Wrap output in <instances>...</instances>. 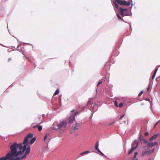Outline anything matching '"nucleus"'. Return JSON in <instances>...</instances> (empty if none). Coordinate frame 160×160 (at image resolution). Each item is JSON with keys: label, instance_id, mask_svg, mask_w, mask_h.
Listing matches in <instances>:
<instances>
[{"label": "nucleus", "instance_id": "1", "mask_svg": "<svg viewBox=\"0 0 160 160\" xmlns=\"http://www.w3.org/2000/svg\"><path fill=\"white\" fill-rule=\"evenodd\" d=\"M33 133H29L25 138L23 143L18 144L14 142L10 147L11 152L8 153L5 157H3L7 160H20V158L17 157L19 155H21L26 150L25 154L23 155L21 160L26 158V155L29 153L30 152L31 146L35 141L36 138L33 137Z\"/></svg>", "mask_w": 160, "mask_h": 160}, {"label": "nucleus", "instance_id": "2", "mask_svg": "<svg viewBox=\"0 0 160 160\" xmlns=\"http://www.w3.org/2000/svg\"><path fill=\"white\" fill-rule=\"evenodd\" d=\"M113 3L114 4L115 7L117 8H118V6L117 3L124 6H129L131 4L130 1H126L125 0H115L113 1Z\"/></svg>", "mask_w": 160, "mask_h": 160}, {"label": "nucleus", "instance_id": "3", "mask_svg": "<svg viewBox=\"0 0 160 160\" xmlns=\"http://www.w3.org/2000/svg\"><path fill=\"white\" fill-rule=\"evenodd\" d=\"M118 10L120 14L122 17L130 15L129 10L127 9L122 8L121 7H119L118 8Z\"/></svg>", "mask_w": 160, "mask_h": 160}, {"label": "nucleus", "instance_id": "4", "mask_svg": "<svg viewBox=\"0 0 160 160\" xmlns=\"http://www.w3.org/2000/svg\"><path fill=\"white\" fill-rule=\"evenodd\" d=\"M154 149L152 150H144L142 151V154L143 156L149 155L152 153L154 152Z\"/></svg>", "mask_w": 160, "mask_h": 160}, {"label": "nucleus", "instance_id": "5", "mask_svg": "<svg viewBox=\"0 0 160 160\" xmlns=\"http://www.w3.org/2000/svg\"><path fill=\"white\" fill-rule=\"evenodd\" d=\"M79 112H77L74 116H71L69 119V123H72L75 120V116L77 114H79Z\"/></svg>", "mask_w": 160, "mask_h": 160}, {"label": "nucleus", "instance_id": "6", "mask_svg": "<svg viewBox=\"0 0 160 160\" xmlns=\"http://www.w3.org/2000/svg\"><path fill=\"white\" fill-rule=\"evenodd\" d=\"M67 125L66 122H62L61 123L58 124L57 126L59 128H65Z\"/></svg>", "mask_w": 160, "mask_h": 160}, {"label": "nucleus", "instance_id": "7", "mask_svg": "<svg viewBox=\"0 0 160 160\" xmlns=\"http://www.w3.org/2000/svg\"><path fill=\"white\" fill-rule=\"evenodd\" d=\"M158 143L157 142H148L147 147L148 148H152L156 145H158Z\"/></svg>", "mask_w": 160, "mask_h": 160}, {"label": "nucleus", "instance_id": "8", "mask_svg": "<svg viewBox=\"0 0 160 160\" xmlns=\"http://www.w3.org/2000/svg\"><path fill=\"white\" fill-rule=\"evenodd\" d=\"M138 144V140H136L134 141V142L132 144V147H134L135 149L137 148Z\"/></svg>", "mask_w": 160, "mask_h": 160}, {"label": "nucleus", "instance_id": "9", "mask_svg": "<svg viewBox=\"0 0 160 160\" xmlns=\"http://www.w3.org/2000/svg\"><path fill=\"white\" fill-rule=\"evenodd\" d=\"M158 136V134H156L153 136H152L151 138H150L149 139V140L150 141H152L154 139H156Z\"/></svg>", "mask_w": 160, "mask_h": 160}, {"label": "nucleus", "instance_id": "10", "mask_svg": "<svg viewBox=\"0 0 160 160\" xmlns=\"http://www.w3.org/2000/svg\"><path fill=\"white\" fill-rule=\"evenodd\" d=\"M81 125L80 123H78L73 125V129L74 130L78 129V127Z\"/></svg>", "mask_w": 160, "mask_h": 160}, {"label": "nucleus", "instance_id": "11", "mask_svg": "<svg viewBox=\"0 0 160 160\" xmlns=\"http://www.w3.org/2000/svg\"><path fill=\"white\" fill-rule=\"evenodd\" d=\"M98 142H97L95 144V148L96 150H97L98 151H100V150L98 149Z\"/></svg>", "mask_w": 160, "mask_h": 160}, {"label": "nucleus", "instance_id": "12", "mask_svg": "<svg viewBox=\"0 0 160 160\" xmlns=\"http://www.w3.org/2000/svg\"><path fill=\"white\" fill-rule=\"evenodd\" d=\"M135 149V148L134 147H132L131 150L128 152V154H131L133 151Z\"/></svg>", "mask_w": 160, "mask_h": 160}, {"label": "nucleus", "instance_id": "13", "mask_svg": "<svg viewBox=\"0 0 160 160\" xmlns=\"http://www.w3.org/2000/svg\"><path fill=\"white\" fill-rule=\"evenodd\" d=\"M89 152H90L89 151H86L84 152H83L81 153H80V155H81L82 156V155H83L84 154H88Z\"/></svg>", "mask_w": 160, "mask_h": 160}, {"label": "nucleus", "instance_id": "14", "mask_svg": "<svg viewBox=\"0 0 160 160\" xmlns=\"http://www.w3.org/2000/svg\"><path fill=\"white\" fill-rule=\"evenodd\" d=\"M158 69H155V70L154 72V73L153 74V76H152V79H153L154 78H155V75H156V72L158 70Z\"/></svg>", "mask_w": 160, "mask_h": 160}, {"label": "nucleus", "instance_id": "15", "mask_svg": "<svg viewBox=\"0 0 160 160\" xmlns=\"http://www.w3.org/2000/svg\"><path fill=\"white\" fill-rule=\"evenodd\" d=\"M49 136V133H47L45 134V135L44 138V141H45L47 138V137H48Z\"/></svg>", "mask_w": 160, "mask_h": 160}, {"label": "nucleus", "instance_id": "16", "mask_svg": "<svg viewBox=\"0 0 160 160\" xmlns=\"http://www.w3.org/2000/svg\"><path fill=\"white\" fill-rule=\"evenodd\" d=\"M140 140L141 141H143V142L145 144H146L148 142L147 141L146 139L145 138L140 139Z\"/></svg>", "mask_w": 160, "mask_h": 160}, {"label": "nucleus", "instance_id": "17", "mask_svg": "<svg viewBox=\"0 0 160 160\" xmlns=\"http://www.w3.org/2000/svg\"><path fill=\"white\" fill-rule=\"evenodd\" d=\"M117 16L118 18V19L119 20H123L122 18L120 16L118 13H117Z\"/></svg>", "mask_w": 160, "mask_h": 160}, {"label": "nucleus", "instance_id": "18", "mask_svg": "<svg viewBox=\"0 0 160 160\" xmlns=\"http://www.w3.org/2000/svg\"><path fill=\"white\" fill-rule=\"evenodd\" d=\"M38 130L39 131H41L42 129V127L41 126L39 125L38 128Z\"/></svg>", "mask_w": 160, "mask_h": 160}, {"label": "nucleus", "instance_id": "19", "mask_svg": "<svg viewBox=\"0 0 160 160\" xmlns=\"http://www.w3.org/2000/svg\"><path fill=\"white\" fill-rule=\"evenodd\" d=\"M59 92V90H57L55 92L54 94V95H57Z\"/></svg>", "mask_w": 160, "mask_h": 160}, {"label": "nucleus", "instance_id": "20", "mask_svg": "<svg viewBox=\"0 0 160 160\" xmlns=\"http://www.w3.org/2000/svg\"><path fill=\"white\" fill-rule=\"evenodd\" d=\"M39 125H39L37 124L36 125L34 126H32V128H38V126H39Z\"/></svg>", "mask_w": 160, "mask_h": 160}, {"label": "nucleus", "instance_id": "21", "mask_svg": "<svg viewBox=\"0 0 160 160\" xmlns=\"http://www.w3.org/2000/svg\"><path fill=\"white\" fill-rule=\"evenodd\" d=\"M114 104L115 106L117 107L118 106V104L117 102L116 101H115L114 102Z\"/></svg>", "mask_w": 160, "mask_h": 160}, {"label": "nucleus", "instance_id": "22", "mask_svg": "<svg viewBox=\"0 0 160 160\" xmlns=\"http://www.w3.org/2000/svg\"><path fill=\"white\" fill-rule=\"evenodd\" d=\"M123 105V104L122 103H121L119 105V108H121Z\"/></svg>", "mask_w": 160, "mask_h": 160}, {"label": "nucleus", "instance_id": "23", "mask_svg": "<svg viewBox=\"0 0 160 160\" xmlns=\"http://www.w3.org/2000/svg\"><path fill=\"white\" fill-rule=\"evenodd\" d=\"M143 93V91H141L139 93V94L138 95V96H140Z\"/></svg>", "mask_w": 160, "mask_h": 160}, {"label": "nucleus", "instance_id": "24", "mask_svg": "<svg viewBox=\"0 0 160 160\" xmlns=\"http://www.w3.org/2000/svg\"><path fill=\"white\" fill-rule=\"evenodd\" d=\"M137 154H138V153L137 152H135L134 153V158H136V156L137 155Z\"/></svg>", "mask_w": 160, "mask_h": 160}, {"label": "nucleus", "instance_id": "25", "mask_svg": "<svg viewBox=\"0 0 160 160\" xmlns=\"http://www.w3.org/2000/svg\"><path fill=\"white\" fill-rule=\"evenodd\" d=\"M100 153V154L101 155H104V154L100 150V151H98Z\"/></svg>", "mask_w": 160, "mask_h": 160}, {"label": "nucleus", "instance_id": "26", "mask_svg": "<svg viewBox=\"0 0 160 160\" xmlns=\"http://www.w3.org/2000/svg\"><path fill=\"white\" fill-rule=\"evenodd\" d=\"M91 102V100H90L88 101L87 103V104L88 105Z\"/></svg>", "mask_w": 160, "mask_h": 160}, {"label": "nucleus", "instance_id": "27", "mask_svg": "<svg viewBox=\"0 0 160 160\" xmlns=\"http://www.w3.org/2000/svg\"><path fill=\"white\" fill-rule=\"evenodd\" d=\"M148 132H146L145 133L144 135L145 136H147L148 135Z\"/></svg>", "mask_w": 160, "mask_h": 160}, {"label": "nucleus", "instance_id": "28", "mask_svg": "<svg viewBox=\"0 0 160 160\" xmlns=\"http://www.w3.org/2000/svg\"><path fill=\"white\" fill-rule=\"evenodd\" d=\"M102 83V81H99L98 83V84H97V86H98V85L100 84L101 83Z\"/></svg>", "mask_w": 160, "mask_h": 160}, {"label": "nucleus", "instance_id": "29", "mask_svg": "<svg viewBox=\"0 0 160 160\" xmlns=\"http://www.w3.org/2000/svg\"><path fill=\"white\" fill-rule=\"evenodd\" d=\"M124 114H123L122 115V116H121L120 118H119V120H121L122 118L124 116Z\"/></svg>", "mask_w": 160, "mask_h": 160}, {"label": "nucleus", "instance_id": "30", "mask_svg": "<svg viewBox=\"0 0 160 160\" xmlns=\"http://www.w3.org/2000/svg\"><path fill=\"white\" fill-rule=\"evenodd\" d=\"M158 122H159V121H158V122H156V123L155 124V125L154 126V128H155L157 126V124L158 123Z\"/></svg>", "mask_w": 160, "mask_h": 160}, {"label": "nucleus", "instance_id": "31", "mask_svg": "<svg viewBox=\"0 0 160 160\" xmlns=\"http://www.w3.org/2000/svg\"><path fill=\"white\" fill-rule=\"evenodd\" d=\"M38 119H40L41 118V116H38Z\"/></svg>", "mask_w": 160, "mask_h": 160}, {"label": "nucleus", "instance_id": "32", "mask_svg": "<svg viewBox=\"0 0 160 160\" xmlns=\"http://www.w3.org/2000/svg\"><path fill=\"white\" fill-rule=\"evenodd\" d=\"M150 88V86H148V87L147 88V90H148Z\"/></svg>", "mask_w": 160, "mask_h": 160}, {"label": "nucleus", "instance_id": "33", "mask_svg": "<svg viewBox=\"0 0 160 160\" xmlns=\"http://www.w3.org/2000/svg\"><path fill=\"white\" fill-rule=\"evenodd\" d=\"M113 123H114V122L111 123H110V124H109V125H112V124H113Z\"/></svg>", "mask_w": 160, "mask_h": 160}, {"label": "nucleus", "instance_id": "34", "mask_svg": "<svg viewBox=\"0 0 160 160\" xmlns=\"http://www.w3.org/2000/svg\"><path fill=\"white\" fill-rule=\"evenodd\" d=\"M12 60L11 59V58H9V59H8V61H9V60Z\"/></svg>", "mask_w": 160, "mask_h": 160}, {"label": "nucleus", "instance_id": "35", "mask_svg": "<svg viewBox=\"0 0 160 160\" xmlns=\"http://www.w3.org/2000/svg\"><path fill=\"white\" fill-rule=\"evenodd\" d=\"M73 110H72V112H73Z\"/></svg>", "mask_w": 160, "mask_h": 160}, {"label": "nucleus", "instance_id": "36", "mask_svg": "<svg viewBox=\"0 0 160 160\" xmlns=\"http://www.w3.org/2000/svg\"><path fill=\"white\" fill-rule=\"evenodd\" d=\"M149 160H150V159H149Z\"/></svg>", "mask_w": 160, "mask_h": 160}]
</instances>
